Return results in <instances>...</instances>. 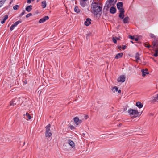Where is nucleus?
Here are the masks:
<instances>
[{
    "label": "nucleus",
    "instance_id": "nucleus-21",
    "mask_svg": "<svg viewBox=\"0 0 158 158\" xmlns=\"http://www.w3.org/2000/svg\"><path fill=\"white\" fill-rule=\"evenodd\" d=\"M74 10L75 12L77 13H79L81 11V10L77 6H75L74 7Z\"/></svg>",
    "mask_w": 158,
    "mask_h": 158
},
{
    "label": "nucleus",
    "instance_id": "nucleus-29",
    "mask_svg": "<svg viewBox=\"0 0 158 158\" xmlns=\"http://www.w3.org/2000/svg\"><path fill=\"white\" fill-rule=\"evenodd\" d=\"M114 90L116 91V92H117L118 91V87H117L116 86H114V87H113L112 88V90H113L114 91V93L115 92V91H114Z\"/></svg>",
    "mask_w": 158,
    "mask_h": 158
},
{
    "label": "nucleus",
    "instance_id": "nucleus-35",
    "mask_svg": "<svg viewBox=\"0 0 158 158\" xmlns=\"http://www.w3.org/2000/svg\"><path fill=\"white\" fill-rule=\"evenodd\" d=\"M4 2L2 1H0V8L3 5Z\"/></svg>",
    "mask_w": 158,
    "mask_h": 158
},
{
    "label": "nucleus",
    "instance_id": "nucleus-4",
    "mask_svg": "<svg viewBox=\"0 0 158 158\" xmlns=\"http://www.w3.org/2000/svg\"><path fill=\"white\" fill-rule=\"evenodd\" d=\"M117 0H108L105 4V6L109 8L112 6H114Z\"/></svg>",
    "mask_w": 158,
    "mask_h": 158
},
{
    "label": "nucleus",
    "instance_id": "nucleus-22",
    "mask_svg": "<svg viewBox=\"0 0 158 158\" xmlns=\"http://www.w3.org/2000/svg\"><path fill=\"white\" fill-rule=\"evenodd\" d=\"M16 99H12L11 101L10 102V106H15L16 105V103L15 102V100Z\"/></svg>",
    "mask_w": 158,
    "mask_h": 158
},
{
    "label": "nucleus",
    "instance_id": "nucleus-11",
    "mask_svg": "<svg viewBox=\"0 0 158 158\" xmlns=\"http://www.w3.org/2000/svg\"><path fill=\"white\" fill-rule=\"evenodd\" d=\"M148 69H144L141 70L142 73V76L143 77L145 76L146 74H149V73L148 72Z\"/></svg>",
    "mask_w": 158,
    "mask_h": 158
},
{
    "label": "nucleus",
    "instance_id": "nucleus-19",
    "mask_svg": "<svg viewBox=\"0 0 158 158\" xmlns=\"http://www.w3.org/2000/svg\"><path fill=\"white\" fill-rule=\"evenodd\" d=\"M123 55V53H120L117 54L115 57V58L116 59H118L120 58Z\"/></svg>",
    "mask_w": 158,
    "mask_h": 158
},
{
    "label": "nucleus",
    "instance_id": "nucleus-47",
    "mask_svg": "<svg viewBox=\"0 0 158 158\" xmlns=\"http://www.w3.org/2000/svg\"><path fill=\"white\" fill-rule=\"evenodd\" d=\"M39 1V0H37V2H38Z\"/></svg>",
    "mask_w": 158,
    "mask_h": 158
},
{
    "label": "nucleus",
    "instance_id": "nucleus-28",
    "mask_svg": "<svg viewBox=\"0 0 158 158\" xmlns=\"http://www.w3.org/2000/svg\"><path fill=\"white\" fill-rule=\"evenodd\" d=\"M153 47L152 48H155V47H157L158 45H157V41H154L153 42Z\"/></svg>",
    "mask_w": 158,
    "mask_h": 158
},
{
    "label": "nucleus",
    "instance_id": "nucleus-1",
    "mask_svg": "<svg viewBox=\"0 0 158 158\" xmlns=\"http://www.w3.org/2000/svg\"><path fill=\"white\" fill-rule=\"evenodd\" d=\"M91 6L92 12L94 15L96 16L98 15H101L100 13L102 10V7L100 6L99 3L96 2L92 3Z\"/></svg>",
    "mask_w": 158,
    "mask_h": 158
},
{
    "label": "nucleus",
    "instance_id": "nucleus-41",
    "mask_svg": "<svg viewBox=\"0 0 158 158\" xmlns=\"http://www.w3.org/2000/svg\"><path fill=\"white\" fill-rule=\"evenodd\" d=\"M145 46L146 47H147L148 48H150L151 47V46H150V45H148L147 44H145Z\"/></svg>",
    "mask_w": 158,
    "mask_h": 158
},
{
    "label": "nucleus",
    "instance_id": "nucleus-10",
    "mask_svg": "<svg viewBox=\"0 0 158 158\" xmlns=\"http://www.w3.org/2000/svg\"><path fill=\"white\" fill-rule=\"evenodd\" d=\"M91 19L90 18H87L84 22V24L86 26H88L91 23Z\"/></svg>",
    "mask_w": 158,
    "mask_h": 158
},
{
    "label": "nucleus",
    "instance_id": "nucleus-18",
    "mask_svg": "<svg viewBox=\"0 0 158 158\" xmlns=\"http://www.w3.org/2000/svg\"><path fill=\"white\" fill-rule=\"evenodd\" d=\"M32 6L31 5H29L26 8V10L28 12H30L32 9Z\"/></svg>",
    "mask_w": 158,
    "mask_h": 158
},
{
    "label": "nucleus",
    "instance_id": "nucleus-48",
    "mask_svg": "<svg viewBox=\"0 0 158 158\" xmlns=\"http://www.w3.org/2000/svg\"><path fill=\"white\" fill-rule=\"evenodd\" d=\"M131 42H132V43H133V42L132 41H131Z\"/></svg>",
    "mask_w": 158,
    "mask_h": 158
},
{
    "label": "nucleus",
    "instance_id": "nucleus-42",
    "mask_svg": "<svg viewBox=\"0 0 158 158\" xmlns=\"http://www.w3.org/2000/svg\"><path fill=\"white\" fill-rule=\"evenodd\" d=\"M135 40V41H137L138 40V39L137 38H134V39Z\"/></svg>",
    "mask_w": 158,
    "mask_h": 158
},
{
    "label": "nucleus",
    "instance_id": "nucleus-8",
    "mask_svg": "<svg viewBox=\"0 0 158 158\" xmlns=\"http://www.w3.org/2000/svg\"><path fill=\"white\" fill-rule=\"evenodd\" d=\"M74 120L76 124L77 125H79V124L81 123L82 122V121L81 120H79L77 117L74 118Z\"/></svg>",
    "mask_w": 158,
    "mask_h": 158
},
{
    "label": "nucleus",
    "instance_id": "nucleus-43",
    "mask_svg": "<svg viewBox=\"0 0 158 158\" xmlns=\"http://www.w3.org/2000/svg\"><path fill=\"white\" fill-rule=\"evenodd\" d=\"M120 37H117L116 38V40H118L120 39Z\"/></svg>",
    "mask_w": 158,
    "mask_h": 158
},
{
    "label": "nucleus",
    "instance_id": "nucleus-44",
    "mask_svg": "<svg viewBox=\"0 0 158 158\" xmlns=\"http://www.w3.org/2000/svg\"><path fill=\"white\" fill-rule=\"evenodd\" d=\"M118 93H120L121 92V91L120 90H118Z\"/></svg>",
    "mask_w": 158,
    "mask_h": 158
},
{
    "label": "nucleus",
    "instance_id": "nucleus-12",
    "mask_svg": "<svg viewBox=\"0 0 158 158\" xmlns=\"http://www.w3.org/2000/svg\"><path fill=\"white\" fill-rule=\"evenodd\" d=\"M116 9L115 7H111L110 9V11L111 14H114L116 12Z\"/></svg>",
    "mask_w": 158,
    "mask_h": 158
},
{
    "label": "nucleus",
    "instance_id": "nucleus-27",
    "mask_svg": "<svg viewBox=\"0 0 158 158\" xmlns=\"http://www.w3.org/2000/svg\"><path fill=\"white\" fill-rule=\"evenodd\" d=\"M21 22H22V21L20 20H18V21H16V22H15L14 24H13V25H14V27H15L16 26H17L18 24L20 23Z\"/></svg>",
    "mask_w": 158,
    "mask_h": 158
},
{
    "label": "nucleus",
    "instance_id": "nucleus-40",
    "mask_svg": "<svg viewBox=\"0 0 158 158\" xmlns=\"http://www.w3.org/2000/svg\"><path fill=\"white\" fill-rule=\"evenodd\" d=\"M158 54L157 53L155 52L153 55L155 57H157L158 56Z\"/></svg>",
    "mask_w": 158,
    "mask_h": 158
},
{
    "label": "nucleus",
    "instance_id": "nucleus-16",
    "mask_svg": "<svg viewBox=\"0 0 158 158\" xmlns=\"http://www.w3.org/2000/svg\"><path fill=\"white\" fill-rule=\"evenodd\" d=\"M139 56V53H136L135 55V58L136 59V61L137 62H139V60H140Z\"/></svg>",
    "mask_w": 158,
    "mask_h": 158
},
{
    "label": "nucleus",
    "instance_id": "nucleus-36",
    "mask_svg": "<svg viewBox=\"0 0 158 158\" xmlns=\"http://www.w3.org/2000/svg\"><path fill=\"white\" fill-rule=\"evenodd\" d=\"M25 13V11L24 10H23V12L20 15V16H22Z\"/></svg>",
    "mask_w": 158,
    "mask_h": 158
},
{
    "label": "nucleus",
    "instance_id": "nucleus-39",
    "mask_svg": "<svg viewBox=\"0 0 158 158\" xmlns=\"http://www.w3.org/2000/svg\"><path fill=\"white\" fill-rule=\"evenodd\" d=\"M129 38H130L131 40H134V37L131 36V35L129 36Z\"/></svg>",
    "mask_w": 158,
    "mask_h": 158
},
{
    "label": "nucleus",
    "instance_id": "nucleus-26",
    "mask_svg": "<svg viewBox=\"0 0 158 158\" xmlns=\"http://www.w3.org/2000/svg\"><path fill=\"white\" fill-rule=\"evenodd\" d=\"M21 22H22V21L20 20H18V21H16V22H15L14 24H13V25H14V27H15L16 26H17L18 24L20 23Z\"/></svg>",
    "mask_w": 158,
    "mask_h": 158
},
{
    "label": "nucleus",
    "instance_id": "nucleus-37",
    "mask_svg": "<svg viewBox=\"0 0 158 158\" xmlns=\"http://www.w3.org/2000/svg\"><path fill=\"white\" fill-rule=\"evenodd\" d=\"M34 0H27V2L28 3H31V1H34Z\"/></svg>",
    "mask_w": 158,
    "mask_h": 158
},
{
    "label": "nucleus",
    "instance_id": "nucleus-25",
    "mask_svg": "<svg viewBox=\"0 0 158 158\" xmlns=\"http://www.w3.org/2000/svg\"><path fill=\"white\" fill-rule=\"evenodd\" d=\"M46 2L44 1L42 2V6L43 8H45L46 6Z\"/></svg>",
    "mask_w": 158,
    "mask_h": 158
},
{
    "label": "nucleus",
    "instance_id": "nucleus-14",
    "mask_svg": "<svg viewBox=\"0 0 158 158\" xmlns=\"http://www.w3.org/2000/svg\"><path fill=\"white\" fill-rule=\"evenodd\" d=\"M8 18V15H5L4 17V18L1 21V23L2 24H3L5 23L6 20Z\"/></svg>",
    "mask_w": 158,
    "mask_h": 158
},
{
    "label": "nucleus",
    "instance_id": "nucleus-3",
    "mask_svg": "<svg viewBox=\"0 0 158 158\" xmlns=\"http://www.w3.org/2000/svg\"><path fill=\"white\" fill-rule=\"evenodd\" d=\"M128 112L130 116L132 117H136L139 115L138 112L135 110L130 109L128 110Z\"/></svg>",
    "mask_w": 158,
    "mask_h": 158
},
{
    "label": "nucleus",
    "instance_id": "nucleus-46",
    "mask_svg": "<svg viewBox=\"0 0 158 158\" xmlns=\"http://www.w3.org/2000/svg\"><path fill=\"white\" fill-rule=\"evenodd\" d=\"M1 1L4 2H5V1H6V0H2Z\"/></svg>",
    "mask_w": 158,
    "mask_h": 158
},
{
    "label": "nucleus",
    "instance_id": "nucleus-7",
    "mask_svg": "<svg viewBox=\"0 0 158 158\" xmlns=\"http://www.w3.org/2000/svg\"><path fill=\"white\" fill-rule=\"evenodd\" d=\"M117 6L118 9L119 10H124V9L123 8V4L122 2H120L118 3Z\"/></svg>",
    "mask_w": 158,
    "mask_h": 158
},
{
    "label": "nucleus",
    "instance_id": "nucleus-34",
    "mask_svg": "<svg viewBox=\"0 0 158 158\" xmlns=\"http://www.w3.org/2000/svg\"><path fill=\"white\" fill-rule=\"evenodd\" d=\"M15 27H14V25L12 24L10 27V30L11 31H12L14 29Z\"/></svg>",
    "mask_w": 158,
    "mask_h": 158
},
{
    "label": "nucleus",
    "instance_id": "nucleus-2",
    "mask_svg": "<svg viewBox=\"0 0 158 158\" xmlns=\"http://www.w3.org/2000/svg\"><path fill=\"white\" fill-rule=\"evenodd\" d=\"M50 128L51 125L50 124H48L45 127V135L46 137L49 138L52 135V134L50 130Z\"/></svg>",
    "mask_w": 158,
    "mask_h": 158
},
{
    "label": "nucleus",
    "instance_id": "nucleus-49",
    "mask_svg": "<svg viewBox=\"0 0 158 158\" xmlns=\"http://www.w3.org/2000/svg\"><path fill=\"white\" fill-rule=\"evenodd\" d=\"M85 118L86 119L87 118Z\"/></svg>",
    "mask_w": 158,
    "mask_h": 158
},
{
    "label": "nucleus",
    "instance_id": "nucleus-17",
    "mask_svg": "<svg viewBox=\"0 0 158 158\" xmlns=\"http://www.w3.org/2000/svg\"><path fill=\"white\" fill-rule=\"evenodd\" d=\"M23 116L25 118H27V120H29L31 119V116L28 113H26L25 114H24L23 115Z\"/></svg>",
    "mask_w": 158,
    "mask_h": 158
},
{
    "label": "nucleus",
    "instance_id": "nucleus-24",
    "mask_svg": "<svg viewBox=\"0 0 158 158\" xmlns=\"http://www.w3.org/2000/svg\"><path fill=\"white\" fill-rule=\"evenodd\" d=\"M158 98L157 97H152V101L153 102H158Z\"/></svg>",
    "mask_w": 158,
    "mask_h": 158
},
{
    "label": "nucleus",
    "instance_id": "nucleus-23",
    "mask_svg": "<svg viewBox=\"0 0 158 158\" xmlns=\"http://www.w3.org/2000/svg\"><path fill=\"white\" fill-rule=\"evenodd\" d=\"M85 1L82 0V1H80V2L81 5L83 7H85L86 5V3Z\"/></svg>",
    "mask_w": 158,
    "mask_h": 158
},
{
    "label": "nucleus",
    "instance_id": "nucleus-30",
    "mask_svg": "<svg viewBox=\"0 0 158 158\" xmlns=\"http://www.w3.org/2000/svg\"><path fill=\"white\" fill-rule=\"evenodd\" d=\"M19 7V5H16L13 6V8L15 10H16Z\"/></svg>",
    "mask_w": 158,
    "mask_h": 158
},
{
    "label": "nucleus",
    "instance_id": "nucleus-15",
    "mask_svg": "<svg viewBox=\"0 0 158 158\" xmlns=\"http://www.w3.org/2000/svg\"><path fill=\"white\" fill-rule=\"evenodd\" d=\"M129 18L128 16L125 17L123 19V23H128Z\"/></svg>",
    "mask_w": 158,
    "mask_h": 158
},
{
    "label": "nucleus",
    "instance_id": "nucleus-45",
    "mask_svg": "<svg viewBox=\"0 0 158 158\" xmlns=\"http://www.w3.org/2000/svg\"><path fill=\"white\" fill-rule=\"evenodd\" d=\"M121 48V46H119L118 47V48L119 49H120V48Z\"/></svg>",
    "mask_w": 158,
    "mask_h": 158
},
{
    "label": "nucleus",
    "instance_id": "nucleus-32",
    "mask_svg": "<svg viewBox=\"0 0 158 158\" xmlns=\"http://www.w3.org/2000/svg\"><path fill=\"white\" fill-rule=\"evenodd\" d=\"M150 36L151 38H155V36L154 34H153L151 33L150 34Z\"/></svg>",
    "mask_w": 158,
    "mask_h": 158
},
{
    "label": "nucleus",
    "instance_id": "nucleus-13",
    "mask_svg": "<svg viewBox=\"0 0 158 158\" xmlns=\"http://www.w3.org/2000/svg\"><path fill=\"white\" fill-rule=\"evenodd\" d=\"M68 144L71 146L72 148H74L75 146V143L72 140H68Z\"/></svg>",
    "mask_w": 158,
    "mask_h": 158
},
{
    "label": "nucleus",
    "instance_id": "nucleus-38",
    "mask_svg": "<svg viewBox=\"0 0 158 158\" xmlns=\"http://www.w3.org/2000/svg\"><path fill=\"white\" fill-rule=\"evenodd\" d=\"M126 47H127V46L126 45H124L122 47V49L123 50H124L126 48Z\"/></svg>",
    "mask_w": 158,
    "mask_h": 158
},
{
    "label": "nucleus",
    "instance_id": "nucleus-20",
    "mask_svg": "<svg viewBox=\"0 0 158 158\" xmlns=\"http://www.w3.org/2000/svg\"><path fill=\"white\" fill-rule=\"evenodd\" d=\"M136 105L139 108H142L143 106V104L139 102H137L136 103Z\"/></svg>",
    "mask_w": 158,
    "mask_h": 158
},
{
    "label": "nucleus",
    "instance_id": "nucleus-6",
    "mask_svg": "<svg viewBox=\"0 0 158 158\" xmlns=\"http://www.w3.org/2000/svg\"><path fill=\"white\" fill-rule=\"evenodd\" d=\"M49 19V17L48 16H46L44 17L41 18L40 19L39 21V23H42L45 22L48 19Z\"/></svg>",
    "mask_w": 158,
    "mask_h": 158
},
{
    "label": "nucleus",
    "instance_id": "nucleus-31",
    "mask_svg": "<svg viewBox=\"0 0 158 158\" xmlns=\"http://www.w3.org/2000/svg\"><path fill=\"white\" fill-rule=\"evenodd\" d=\"M112 40H113V42L115 43V44H116L117 43V40H116V38H115L114 37H113L112 38Z\"/></svg>",
    "mask_w": 158,
    "mask_h": 158
},
{
    "label": "nucleus",
    "instance_id": "nucleus-33",
    "mask_svg": "<svg viewBox=\"0 0 158 158\" xmlns=\"http://www.w3.org/2000/svg\"><path fill=\"white\" fill-rule=\"evenodd\" d=\"M32 15V14L31 13H29L26 16V17L27 18H28V17H29L30 16H31Z\"/></svg>",
    "mask_w": 158,
    "mask_h": 158
},
{
    "label": "nucleus",
    "instance_id": "nucleus-9",
    "mask_svg": "<svg viewBox=\"0 0 158 158\" xmlns=\"http://www.w3.org/2000/svg\"><path fill=\"white\" fill-rule=\"evenodd\" d=\"M119 12L120 13L119 15V17L121 19H123L124 17V10H119Z\"/></svg>",
    "mask_w": 158,
    "mask_h": 158
},
{
    "label": "nucleus",
    "instance_id": "nucleus-5",
    "mask_svg": "<svg viewBox=\"0 0 158 158\" xmlns=\"http://www.w3.org/2000/svg\"><path fill=\"white\" fill-rule=\"evenodd\" d=\"M126 77L124 75H122L120 76L117 79L118 82H123L125 81Z\"/></svg>",
    "mask_w": 158,
    "mask_h": 158
},
{
    "label": "nucleus",
    "instance_id": "nucleus-50",
    "mask_svg": "<svg viewBox=\"0 0 158 158\" xmlns=\"http://www.w3.org/2000/svg\"><path fill=\"white\" fill-rule=\"evenodd\" d=\"M157 97L158 98V94H157Z\"/></svg>",
    "mask_w": 158,
    "mask_h": 158
}]
</instances>
